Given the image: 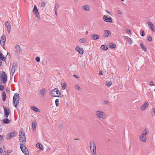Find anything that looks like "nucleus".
Wrapping results in <instances>:
<instances>
[{
    "label": "nucleus",
    "instance_id": "nucleus-1",
    "mask_svg": "<svg viewBox=\"0 0 155 155\" xmlns=\"http://www.w3.org/2000/svg\"><path fill=\"white\" fill-rule=\"evenodd\" d=\"M149 132V130L148 128H146L143 130L141 134L139 136L140 140L143 142H146L147 140L146 135H147Z\"/></svg>",
    "mask_w": 155,
    "mask_h": 155
},
{
    "label": "nucleus",
    "instance_id": "nucleus-2",
    "mask_svg": "<svg viewBox=\"0 0 155 155\" xmlns=\"http://www.w3.org/2000/svg\"><path fill=\"white\" fill-rule=\"evenodd\" d=\"M95 115L99 119L104 120L106 117L105 113L101 110H97L95 112Z\"/></svg>",
    "mask_w": 155,
    "mask_h": 155
},
{
    "label": "nucleus",
    "instance_id": "nucleus-3",
    "mask_svg": "<svg viewBox=\"0 0 155 155\" xmlns=\"http://www.w3.org/2000/svg\"><path fill=\"white\" fill-rule=\"evenodd\" d=\"M20 100L19 95L18 93L15 94L13 98V104L14 106L16 107L19 102Z\"/></svg>",
    "mask_w": 155,
    "mask_h": 155
},
{
    "label": "nucleus",
    "instance_id": "nucleus-4",
    "mask_svg": "<svg viewBox=\"0 0 155 155\" xmlns=\"http://www.w3.org/2000/svg\"><path fill=\"white\" fill-rule=\"evenodd\" d=\"M19 138L20 141L25 142L26 140L25 136V132L23 129H21L19 133Z\"/></svg>",
    "mask_w": 155,
    "mask_h": 155
},
{
    "label": "nucleus",
    "instance_id": "nucleus-5",
    "mask_svg": "<svg viewBox=\"0 0 155 155\" xmlns=\"http://www.w3.org/2000/svg\"><path fill=\"white\" fill-rule=\"evenodd\" d=\"M50 94L52 97H58L60 94L59 93V91L57 88H55L52 90L50 92Z\"/></svg>",
    "mask_w": 155,
    "mask_h": 155
},
{
    "label": "nucleus",
    "instance_id": "nucleus-6",
    "mask_svg": "<svg viewBox=\"0 0 155 155\" xmlns=\"http://www.w3.org/2000/svg\"><path fill=\"white\" fill-rule=\"evenodd\" d=\"M20 147L22 152L25 155H29V153L28 149L23 144H20Z\"/></svg>",
    "mask_w": 155,
    "mask_h": 155
},
{
    "label": "nucleus",
    "instance_id": "nucleus-7",
    "mask_svg": "<svg viewBox=\"0 0 155 155\" xmlns=\"http://www.w3.org/2000/svg\"><path fill=\"white\" fill-rule=\"evenodd\" d=\"M1 81L4 84L6 83L7 81V76L5 72L2 71L1 75Z\"/></svg>",
    "mask_w": 155,
    "mask_h": 155
},
{
    "label": "nucleus",
    "instance_id": "nucleus-8",
    "mask_svg": "<svg viewBox=\"0 0 155 155\" xmlns=\"http://www.w3.org/2000/svg\"><path fill=\"white\" fill-rule=\"evenodd\" d=\"M46 92V89L44 88H43L39 91L38 95L40 97H43L45 95Z\"/></svg>",
    "mask_w": 155,
    "mask_h": 155
},
{
    "label": "nucleus",
    "instance_id": "nucleus-9",
    "mask_svg": "<svg viewBox=\"0 0 155 155\" xmlns=\"http://www.w3.org/2000/svg\"><path fill=\"white\" fill-rule=\"evenodd\" d=\"M90 149L92 152L96 151V146L95 143L93 141H91L90 143Z\"/></svg>",
    "mask_w": 155,
    "mask_h": 155
},
{
    "label": "nucleus",
    "instance_id": "nucleus-10",
    "mask_svg": "<svg viewBox=\"0 0 155 155\" xmlns=\"http://www.w3.org/2000/svg\"><path fill=\"white\" fill-rule=\"evenodd\" d=\"M33 12L35 15L37 17L38 19H40V16L38 10L37 8V6L36 5L34 6V8L33 10Z\"/></svg>",
    "mask_w": 155,
    "mask_h": 155
},
{
    "label": "nucleus",
    "instance_id": "nucleus-11",
    "mask_svg": "<svg viewBox=\"0 0 155 155\" xmlns=\"http://www.w3.org/2000/svg\"><path fill=\"white\" fill-rule=\"evenodd\" d=\"M75 50L81 55H82L84 52L83 48L80 47L78 46H76L75 48Z\"/></svg>",
    "mask_w": 155,
    "mask_h": 155
},
{
    "label": "nucleus",
    "instance_id": "nucleus-12",
    "mask_svg": "<svg viewBox=\"0 0 155 155\" xmlns=\"http://www.w3.org/2000/svg\"><path fill=\"white\" fill-rule=\"evenodd\" d=\"M103 18L104 21L106 22L111 23L112 22V18L111 17L108 18L106 15H104Z\"/></svg>",
    "mask_w": 155,
    "mask_h": 155
},
{
    "label": "nucleus",
    "instance_id": "nucleus-13",
    "mask_svg": "<svg viewBox=\"0 0 155 155\" xmlns=\"http://www.w3.org/2000/svg\"><path fill=\"white\" fill-rule=\"evenodd\" d=\"M149 106V104L148 102H144L140 107L141 110L142 111H144Z\"/></svg>",
    "mask_w": 155,
    "mask_h": 155
},
{
    "label": "nucleus",
    "instance_id": "nucleus-14",
    "mask_svg": "<svg viewBox=\"0 0 155 155\" xmlns=\"http://www.w3.org/2000/svg\"><path fill=\"white\" fill-rule=\"evenodd\" d=\"M17 134V133L16 132L13 131L8 134L7 136V139H10L13 137Z\"/></svg>",
    "mask_w": 155,
    "mask_h": 155
},
{
    "label": "nucleus",
    "instance_id": "nucleus-15",
    "mask_svg": "<svg viewBox=\"0 0 155 155\" xmlns=\"http://www.w3.org/2000/svg\"><path fill=\"white\" fill-rule=\"evenodd\" d=\"M6 36L5 35H3L1 37L0 41V43L1 45L3 46L6 41Z\"/></svg>",
    "mask_w": 155,
    "mask_h": 155
},
{
    "label": "nucleus",
    "instance_id": "nucleus-16",
    "mask_svg": "<svg viewBox=\"0 0 155 155\" xmlns=\"http://www.w3.org/2000/svg\"><path fill=\"white\" fill-rule=\"evenodd\" d=\"M4 115L5 117H8L10 113V111L9 109L4 107Z\"/></svg>",
    "mask_w": 155,
    "mask_h": 155
},
{
    "label": "nucleus",
    "instance_id": "nucleus-17",
    "mask_svg": "<svg viewBox=\"0 0 155 155\" xmlns=\"http://www.w3.org/2000/svg\"><path fill=\"white\" fill-rule=\"evenodd\" d=\"M148 25L149 26L151 30L153 32H155V27L151 21H148L147 22Z\"/></svg>",
    "mask_w": 155,
    "mask_h": 155
},
{
    "label": "nucleus",
    "instance_id": "nucleus-18",
    "mask_svg": "<svg viewBox=\"0 0 155 155\" xmlns=\"http://www.w3.org/2000/svg\"><path fill=\"white\" fill-rule=\"evenodd\" d=\"M103 36L104 37H108L111 35V32L110 31L108 30H104Z\"/></svg>",
    "mask_w": 155,
    "mask_h": 155
},
{
    "label": "nucleus",
    "instance_id": "nucleus-19",
    "mask_svg": "<svg viewBox=\"0 0 155 155\" xmlns=\"http://www.w3.org/2000/svg\"><path fill=\"white\" fill-rule=\"evenodd\" d=\"M8 57L9 58L10 57V54L9 53H8L6 58H5L2 53L0 52V58L1 60L2 61H5V59Z\"/></svg>",
    "mask_w": 155,
    "mask_h": 155
},
{
    "label": "nucleus",
    "instance_id": "nucleus-20",
    "mask_svg": "<svg viewBox=\"0 0 155 155\" xmlns=\"http://www.w3.org/2000/svg\"><path fill=\"white\" fill-rule=\"evenodd\" d=\"M124 37V39L125 40H126L129 44H131L133 42V41L132 39L127 36H123Z\"/></svg>",
    "mask_w": 155,
    "mask_h": 155
},
{
    "label": "nucleus",
    "instance_id": "nucleus-21",
    "mask_svg": "<svg viewBox=\"0 0 155 155\" xmlns=\"http://www.w3.org/2000/svg\"><path fill=\"white\" fill-rule=\"evenodd\" d=\"M5 25L7 27L8 33L10 34L11 31V25L8 21H7L5 23Z\"/></svg>",
    "mask_w": 155,
    "mask_h": 155
},
{
    "label": "nucleus",
    "instance_id": "nucleus-22",
    "mask_svg": "<svg viewBox=\"0 0 155 155\" xmlns=\"http://www.w3.org/2000/svg\"><path fill=\"white\" fill-rule=\"evenodd\" d=\"M82 8L83 10L86 12H88L90 10V6L87 5L83 6Z\"/></svg>",
    "mask_w": 155,
    "mask_h": 155
},
{
    "label": "nucleus",
    "instance_id": "nucleus-23",
    "mask_svg": "<svg viewBox=\"0 0 155 155\" xmlns=\"http://www.w3.org/2000/svg\"><path fill=\"white\" fill-rule=\"evenodd\" d=\"M91 38L94 40H96L99 38V36L97 35L93 34L91 36Z\"/></svg>",
    "mask_w": 155,
    "mask_h": 155
},
{
    "label": "nucleus",
    "instance_id": "nucleus-24",
    "mask_svg": "<svg viewBox=\"0 0 155 155\" xmlns=\"http://www.w3.org/2000/svg\"><path fill=\"white\" fill-rule=\"evenodd\" d=\"M17 67V65L15 63H13V64L12 67V75H13L15 73V68Z\"/></svg>",
    "mask_w": 155,
    "mask_h": 155
},
{
    "label": "nucleus",
    "instance_id": "nucleus-25",
    "mask_svg": "<svg viewBox=\"0 0 155 155\" xmlns=\"http://www.w3.org/2000/svg\"><path fill=\"white\" fill-rule=\"evenodd\" d=\"M12 152V150H8L7 151H5L3 152L0 155H9Z\"/></svg>",
    "mask_w": 155,
    "mask_h": 155
},
{
    "label": "nucleus",
    "instance_id": "nucleus-26",
    "mask_svg": "<svg viewBox=\"0 0 155 155\" xmlns=\"http://www.w3.org/2000/svg\"><path fill=\"white\" fill-rule=\"evenodd\" d=\"M37 126V122L35 121H33L32 123V127L34 130L36 129Z\"/></svg>",
    "mask_w": 155,
    "mask_h": 155
},
{
    "label": "nucleus",
    "instance_id": "nucleus-27",
    "mask_svg": "<svg viewBox=\"0 0 155 155\" xmlns=\"http://www.w3.org/2000/svg\"><path fill=\"white\" fill-rule=\"evenodd\" d=\"M11 120L8 118H5L3 120V122L5 124H7L10 123Z\"/></svg>",
    "mask_w": 155,
    "mask_h": 155
},
{
    "label": "nucleus",
    "instance_id": "nucleus-28",
    "mask_svg": "<svg viewBox=\"0 0 155 155\" xmlns=\"http://www.w3.org/2000/svg\"><path fill=\"white\" fill-rule=\"evenodd\" d=\"M31 109H32V110H33V111H34L35 112H40L39 109L35 107H31Z\"/></svg>",
    "mask_w": 155,
    "mask_h": 155
},
{
    "label": "nucleus",
    "instance_id": "nucleus-29",
    "mask_svg": "<svg viewBox=\"0 0 155 155\" xmlns=\"http://www.w3.org/2000/svg\"><path fill=\"white\" fill-rule=\"evenodd\" d=\"M2 99L3 100V101H5L6 100V94H5V91H3L2 92Z\"/></svg>",
    "mask_w": 155,
    "mask_h": 155
},
{
    "label": "nucleus",
    "instance_id": "nucleus-30",
    "mask_svg": "<svg viewBox=\"0 0 155 155\" xmlns=\"http://www.w3.org/2000/svg\"><path fill=\"white\" fill-rule=\"evenodd\" d=\"M36 146L37 147L40 148V149L41 150H42L43 149V147L42 145L40 143H37L36 145Z\"/></svg>",
    "mask_w": 155,
    "mask_h": 155
},
{
    "label": "nucleus",
    "instance_id": "nucleus-31",
    "mask_svg": "<svg viewBox=\"0 0 155 155\" xmlns=\"http://www.w3.org/2000/svg\"><path fill=\"white\" fill-rule=\"evenodd\" d=\"M140 46L141 47L143 50L146 51L147 50V49L145 46L142 43L140 44Z\"/></svg>",
    "mask_w": 155,
    "mask_h": 155
},
{
    "label": "nucleus",
    "instance_id": "nucleus-32",
    "mask_svg": "<svg viewBox=\"0 0 155 155\" xmlns=\"http://www.w3.org/2000/svg\"><path fill=\"white\" fill-rule=\"evenodd\" d=\"M100 48L101 49L107 50L108 49V48L105 45H102L101 46Z\"/></svg>",
    "mask_w": 155,
    "mask_h": 155
},
{
    "label": "nucleus",
    "instance_id": "nucleus-33",
    "mask_svg": "<svg viewBox=\"0 0 155 155\" xmlns=\"http://www.w3.org/2000/svg\"><path fill=\"white\" fill-rule=\"evenodd\" d=\"M86 39L84 38H82L79 40L80 42L83 43H86Z\"/></svg>",
    "mask_w": 155,
    "mask_h": 155
},
{
    "label": "nucleus",
    "instance_id": "nucleus-34",
    "mask_svg": "<svg viewBox=\"0 0 155 155\" xmlns=\"http://www.w3.org/2000/svg\"><path fill=\"white\" fill-rule=\"evenodd\" d=\"M106 83L108 87H110L112 84V83L110 81H107L106 82Z\"/></svg>",
    "mask_w": 155,
    "mask_h": 155
},
{
    "label": "nucleus",
    "instance_id": "nucleus-35",
    "mask_svg": "<svg viewBox=\"0 0 155 155\" xmlns=\"http://www.w3.org/2000/svg\"><path fill=\"white\" fill-rule=\"evenodd\" d=\"M109 47L112 49L116 47V45L113 43H110L109 45Z\"/></svg>",
    "mask_w": 155,
    "mask_h": 155
},
{
    "label": "nucleus",
    "instance_id": "nucleus-36",
    "mask_svg": "<svg viewBox=\"0 0 155 155\" xmlns=\"http://www.w3.org/2000/svg\"><path fill=\"white\" fill-rule=\"evenodd\" d=\"M61 85L62 87V89L63 90H64L66 89L67 87V85L65 83H63L61 84Z\"/></svg>",
    "mask_w": 155,
    "mask_h": 155
},
{
    "label": "nucleus",
    "instance_id": "nucleus-37",
    "mask_svg": "<svg viewBox=\"0 0 155 155\" xmlns=\"http://www.w3.org/2000/svg\"><path fill=\"white\" fill-rule=\"evenodd\" d=\"M59 100L58 99H57L55 100V105L56 107H58L59 106Z\"/></svg>",
    "mask_w": 155,
    "mask_h": 155
},
{
    "label": "nucleus",
    "instance_id": "nucleus-38",
    "mask_svg": "<svg viewBox=\"0 0 155 155\" xmlns=\"http://www.w3.org/2000/svg\"><path fill=\"white\" fill-rule=\"evenodd\" d=\"M16 48L17 49V52H19L20 51L21 49L20 48V46L19 45H17L16 46Z\"/></svg>",
    "mask_w": 155,
    "mask_h": 155
},
{
    "label": "nucleus",
    "instance_id": "nucleus-39",
    "mask_svg": "<svg viewBox=\"0 0 155 155\" xmlns=\"http://www.w3.org/2000/svg\"><path fill=\"white\" fill-rule=\"evenodd\" d=\"M75 87L76 89L78 91H80L81 90L80 87L78 84L75 85Z\"/></svg>",
    "mask_w": 155,
    "mask_h": 155
},
{
    "label": "nucleus",
    "instance_id": "nucleus-40",
    "mask_svg": "<svg viewBox=\"0 0 155 155\" xmlns=\"http://www.w3.org/2000/svg\"><path fill=\"white\" fill-rule=\"evenodd\" d=\"M81 65L84 68H85L86 67V64L84 61H83L81 62Z\"/></svg>",
    "mask_w": 155,
    "mask_h": 155
},
{
    "label": "nucleus",
    "instance_id": "nucleus-41",
    "mask_svg": "<svg viewBox=\"0 0 155 155\" xmlns=\"http://www.w3.org/2000/svg\"><path fill=\"white\" fill-rule=\"evenodd\" d=\"M147 39L148 40V41H151L152 40V38L150 36H148L147 37Z\"/></svg>",
    "mask_w": 155,
    "mask_h": 155
},
{
    "label": "nucleus",
    "instance_id": "nucleus-42",
    "mask_svg": "<svg viewBox=\"0 0 155 155\" xmlns=\"http://www.w3.org/2000/svg\"><path fill=\"white\" fill-rule=\"evenodd\" d=\"M153 111L151 113V114L152 116H154L155 115V109L153 108L152 109Z\"/></svg>",
    "mask_w": 155,
    "mask_h": 155
},
{
    "label": "nucleus",
    "instance_id": "nucleus-43",
    "mask_svg": "<svg viewBox=\"0 0 155 155\" xmlns=\"http://www.w3.org/2000/svg\"><path fill=\"white\" fill-rule=\"evenodd\" d=\"M126 33H127V34H131V31L128 29H126Z\"/></svg>",
    "mask_w": 155,
    "mask_h": 155
},
{
    "label": "nucleus",
    "instance_id": "nucleus-44",
    "mask_svg": "<svg viewBox=\"0 0 155 155\" xmlns=\"http://www.w3.org/2000/svg\"><path fill=\"white\" fill-rule=\"evenodd\" d=\"M35 60L38 62H39L40 61V57H37L35 58Z\"/></svg>",
    "mask_w": 155,
    "mask_h": 155
},
{
    "label": "nucleus",
    "instance_id": "nucleus-45",
    "mask_svg": "<svg viewBox=\"0 0 155 155\" xmlns=\"http://www.w3.org/2000/svg\"><path fill=\"white\" fill-rule=\"evenodd\" d=\"M4 87L3 85H0V90L2 91L4 89Z\"/></svg>",
    "mask_w": 155,
    "mask_h": 155
},
{
    "label": "nucleus",
    "instance_id": "nucleus-46",
    "mask_svg": "<svg viewBox=\"0 0 155 155\" xmlns=\"http://www.w3.org/2000/svg\"><path fill=\"white\" fill-rule=\"evenodd\" d=\"M150 85L151 86H152L154 85L153 82L152 81H150Z\"/></svg>",
    "mask_w": 155,
    "mask_h": 155
},
{
    "label": "nucleus",
    "instance_id": "nucleus-47",
    "mask_svg": "<svg viewBox=\"0 0 155 155\" xmlns=\"http://www.w3.org/2000/svg\"><path fill=\"white\" fill-rule=\"evenodd\" d=\"M145 35V34L144 33V31H142L141 36H144Z\"/></svg>",
    "mask_w": 155,
    "mask_h": 155
},
{
    "label": "nucleus",
    "instance_id": "nucleus-48",
    "mask_svg": "<svg viewBox=\"0 0 155 155\" xmlns=\"http://www.w3.org/2000/svg\"><path fill=\"white\" fill-rule=\"evenodd\" d=\"M2 153H3V150L2 148L0 147V155Z\"/></svg>",
    "mask_w": 155,
    "mask_h": 155
},
{
    "label": "nucleus",
    "instance_id": "nucleus-49",
    "mask_svg": "<svg viewBox=\"0 0 155 155\" xmlns=\"http://www.w3.org/2000/svg\"><path fill=\"white\" fill-rule=\"evenodd\" d=\"M45 3L44 2H43L41 3V6L42 7H44L45 6Z\"/></svg>",
    "mask_w": 155,
    "mask_h": 155
},
{
    "label": "nucleus",
    "instance_id": "nucleus-50",
    "mask_svg": "<svg viewBox=\"0 0 155 155\" xmlns=\"http://www.w3.org/2000/svg\"><path fill=\"white\" fill-rule=\"evenodd\" d=\"M117 12L119 14L121 15L122 14V12L120 10H118Z\"/></svg>",
    "mask_w": 155,
    "mask_h": 155
},
{
    "label": "nucleus",
    "instance_id": "nucleus-51",
    "mask_svg": "<svg viewBox=\"0 0 155 155\" xmlns=\"http://www.w3.org/2000/svg\"><path fill=\"white\" fill-rule=\"evenodd\" d=\"M63 126L62 125H60L59 126V128L60 129H62L63 128Z\"/></svg>",
    "mask_w": 155,
    "mask_h": 155
},
{
    "label": "nucleus",
    "instance_id": "nucleus-52",
    "mask_svg": "<svg viewBox=\"0 0 155 155\" xmlns=\"http://www.w3.org/2000/svg\"><path fill=\"white\" fill-rule=\"evenodd\" d=\"M92 153L93 155H97L96 154V151L94 152H92Z\"/></svg>",
    "mask_w": 155,
    "mask_h": 155
},
{
    "label": "nucleus",
    "instance_id": "nucleus-53",
    "mask_svg": "<svg viewBox=\"0 0 155 155\" xmlns=\"http://www.w3.org/2000/svg\"><path fill=\"white\" fill-rule=\"evenodd\" d=\"M106 12H107V13L108 14H109V15H111V14L110 13V12L107 10H106Z\"/></svg>",
    "mask_w": 155,
    "mask_h": 155
},
{
    "label": "nucleus",
    "instance_id": "nucleus-54",
    "mask_svg": "<svg viewBox=\"0 0 155 155\" xmlns=\"http://www.w3.org/2000/svg\"><path fill=\"white\" fill-rule=\"evenodd\" d=\"M99 75H102L103 74L102 73L101 71H100L99 72Z\"/></svg>",
    "mask_w": 155,
    "mask_h": 155
},
{
    "label": "nucleus",
    "instance_id": "nucleus-55",
    "mask_svg": "<svg viewBox=\"0 0 155 155\" xmlns=\"http://www.w3.org/2000/svg\"><path fill=\"white\" fill-rule=\"evenodd\" d=\"M108 102L107 101H104V104H107Z\"/></svg>",
    "mask_w": 155,
    "mask_h": 155
},
{
    "label": "nucleus",
    "instance_id": "nucleus-56",
    "mask_svg": "<svg viewBox=\"0 0 155 155\" xmlns=\"http://www.w3.org/2000/svg\"><path fill=\"white\" fill-rule=\"evenodd\" d=\"M55 13L56 15H57V8H56L55 10Z\"/></svg>",
    "mask_w": 155,
    "mask_h": 155
},
{
    "label": "nucleus",
    "instance_id": "nucleus-57",
    "mask_svg": "<svg viewBox=\"0 0 155 155\" xmlns=\"http://www.w3.org/2000/svg\"><path fill=\"white\" fill-rule=\"evenodd\" d=\"M73 76L76 78H78V76L74 74Z\"/></svg>",
    "mask_w": 155,
    "mask_h": 155
},
{
    "label": "nucleus",
    "instance_id": "nucleus-58",
    "mask_svg": "<svg viewBox=\"0 0 155 155\" xmlns=\"http://www.w3.org/2000/svg\"><path fill=\"white\" fill-rule=\"evenodd\" d=\"M3 138V137L2 135H0V139H2Z\"/></svg>",
    "mask_w": 155,
    "mask_h": 155
},
{
    "label": "nucleus",
    "instance_id": "nucleus-59",
    "mask_svg": "<svg viewBox=\"0 0 155 155\" xmlns=\"http://www.w3.org/2000/svg\"><path fill=\"white\" fill-rule=\"evenodd\" d=\"M58 8V5H56L55 6V9H56V8H57V9Z\"/></svg>",
    "mask_w": 155,
    "mask_h": 155
},
{
    "label": "nucleus",
    "instance_id": "nucleus-60",
    "mask_svg": "<svg viewBox=\"0 0 155 155\" xmlns=\"http://www.w3.org/2000/svg\"><path fill=\"white\" fill-rule=\"evenodd\" d=\"M2 65V62L1 61H0V66H1Z\"/></svg>",
    "mask_w": 155,
    "mask_h": 155
},
{
    "label": "nucleus",
    "instance_id": "nucleus-61",
    "mask_svg": "<svg viewBox=\"0 0 155 155\" xmlns=\"http://www.w3.org/2000/svg\"><path fill=\"white\" fill-rule=\"evenodd\" d=\"M51 149L50 148H48L47 149V151H49V150H51Z\"/></svg>",
    "mask_w": 155,
    "mask_h": 155
},
{
    "label": "nucleus",
    "instance_id": "nucleus-62",
    "mask_svg": "<svg viewBox=\"0 0 155 155\" xmlns=\"http://www.w3.org/2000/svg\"><path fill=\"white\" fill-rule=\"evenodd\" d=\"M42 65H45V64H44V62L43 61H42Z\"/></svg>",
    "mask_w": 155,
    "mask_h": 155
},
{
    "label": "nucleus",
    "instance_id": "nucleus-63",
    "mask_svg": "<svg viewBox=\"0 0 155 155\" xmlns=\"http://www.w3.org/2000/svg\"><path fill=\"white\" fill-rule=\"evenodd\" d=\"M122 1H124V0H121Z\"/></svg>",
    "mask_w": 155,
    "mask_h": 155
},
{
    "label": "nucleus",
    "instance_id": "nucleus-64",
    "mask_svg": "<svg viewBox=\"0 0 155 155\" xmlns=\"http://www.w3.org/2000/svg\"><path fill=\"white\" fill-rule=\"evenodd\" d=\"M154 91H155V89L154 90Z\"/></svg>",
    "mask_w": 155,
    "mask_h": 155
}]
</instances>
